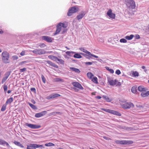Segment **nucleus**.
<instances>
[{"instance_id": "obj_1", "label": "nucleus", "mask_w": 149, "mask_h": 149, "mask_svg": "<svg viewBox=\"0 0 149 149\" xmlns=\"http://www.w3.org/2000/svg\"><path fill=\"white\" fill-rule=\"evenodd\" d=\"M2 59L3 62L6 63H9V54L6 51L3 52L1 54Z\"/></svg>"}, {"instance_id": "obj_2", "label": "nucleus", "mask_w": 149, "mask_h": 149, "mask_svg": "<svg viewBox=\"0 0 149 149\" xmlns=\"http://www.w3.org/2000/svg\"><path fill=\"white\" fill-rule=\"evenodd\" d=\"M67 26L64 24L60 22L56 26V29L55 32L54 33L55 36L58 34L62 29V28H65L67 27Z\"/></svg>"}, {"instance_id": "obj_3", "label": "nucleus", "mask_w": 149, "mask_h": 149, "mask_svg": "<svg viewBox=\"0 0 149 149\" xmlns=\"http://www.w3.org/2000/svg\"><path fill=\"white\" fill-rule=\"evenodd\" d=\"M126 5L129 9H134L136 7L135 2L133 0H126Z\"/></svg>"}, {"instance_id": "obj_4", "label": "nucleus", "mask_w": 149, "mask_h": 149, "mask_svg": "<svg viewBox=\"0 0 149 149\" xmlns=\"http://www.w3.org/2000/svg\"><path fill=\"white\" fill-rule=\"evenodd\" d=\"M79 10V8L77 6H75L71 7L69 9L67 15L69 16H70L72 15L73 13L77 12Z\"/></svg>"}, {"instance_id": "obj_5", "label": "nucleus", "mask_w": 149, "mask_h": 149, "mask_svg": "<svg viewBox=\"0 0 149 149\" xmlns=\"http://www.w3.org/2000/svg\"><path fill=\"white\" fill-rule=\"evenodd\" d=\"M116 142L117 144L122 145H129L132 144L133 143V142L131 140H116Z\"/></svg>"}, {"instance_id": "obj_6", "label": "nucleus", "mask_w": 149, "mask_h": 149, "mask_svg": "<svg viewBox=\"0 0 149 149\" xmlns=\"http://www.w3.org/2000/svg\"><path fill=\"white\" fill-rule=\"evenodd\" d=\"M116 142L117 144L122 145H129L132 144L133 143V142L131 140H116Z\"/></svg>"}, {"instance_id": "obj_7", "label": "nucleus", "mask_w": 149, "mask_h": 149, "mask_svg": "<svg viewBox=\"0 0 149 149\" xmlns=\"http://www.w3.org/2000/svg\"><path fill=\"white\" fill-rule=\"evenodd\" d=\"M31 52L36 55H43L46 53V51L43 49H36L33 50L31 51Z\"/></svg>"}, {"instance_id": "obj_8", "label": "nucleus", "mask_w": 149, "mask_h": 149, "mask_svg": "<svg viewBox=\"0 0 149 149\" xmlns=\"http://www.w3.org/2000/svg\"><path fill=\"white\" fill-rule=\"evenodd\" d=\"M121 105L123 108L125 109H129L131 108H133L134 107V104L131 102H126L122 104Z\"/></svg>"}, {"instance_id": "obj_9", "label": "nucleus", "mask_w": 149, "mask_h": 149, "mask_svg": "<svg viewBox=\"0 0 149 149\" xmlns=\"http://www.w3.org/2000/svg\"><path fill=\"white\" fill-rule=\"evenodd\" d=\"M40 147L41 149L44 148L42 145H39L36 144H31L27 146V149H36V148Z\"/></svg>"}, {"instance_id": "obj_10", "label": "nucleus", "mask_w": 149, "mask_h": 149, "mask_svg": "<svg viewBox=\"0 0 149 149\" xmlns=\"http://www.w3.org/2000/svg\"><path fill=\"white\" fill-rule=\"evenodd\" d=\"M102 110L107 112L118 116H120L121 115V114L120 113L114 110L106 109H103Z\"/></svg>"}, {"instance_id": "obj_11", "label": "nucleus", "mask_w": 149, "mask_h": 149, "mask_svg": "<svg viewBox=\"0 0 149 149\" xmlns=\"http://www.w3.org/2000/svg\"><path fill=\"white\" fill-rule=\"evenodd\" d=\"M25 125L26 126H27L30 128L32 129H38L41 127L40 125H37L35 124L28 123H25Z\"/></svg>"}, {"instance_id": "obj_12", "label": "nucleus", "mask_w": 149, "mask_h": 149, "mask_svg": "<svg viewBox=\"0 0 149 149\" xmlns=\"http://www.w3.org/2000/svg\"><path fill=\"white\" fill-rule=\"evenodd\" d=\"M72 84L74 87L77 88L81 90H83L84 89L81 85L78 82H73Z\"/></svg>"}, {"instance_id": "obj_13", "label": "nucleus", "mask_w": 149, "mask_h": 149, "mask_svg": "<svg viewBox=\"0 0 149 149\" xmlns=\"http://www.w3.org/2000/svg\"><path fill=\"white\" fill-rule=\"evenodd\" d=\"M111 9H109L107 13V15L110 18L114 19L115 17V14L112 12Z\"/></svg>"}, {"instance_id": "obj_14", "label": "nucleus", "mask_w": 149, "mask_h": 149, "mask_svg": "<svg viewBox=\"0 0 149 149\" xmlns=\"http://www.w3.org/2000/svg\"><path fill=\"white\" fill-rule=\"evenodd\" d=\"M61 96V95L58 94H53L47 97L46 98L48 100L53 99L55 98Z\"/></svg>"}, {"instance_id": "obj_15", "label": "nucleus", "mask_w": 149, "mask_h": 149, "mask_svg": "<svg viewBox=\"0 0 149 149\" xmlns=\"http://www.w3.org/2000/svg\"><path fill=\"white\" fill-rule=\"evenodd\" d=\"M47 111H44L41 112L36 113L35 115V117L36 118H39L45 115L47 113Z\"/></svg>"}, {"instance_id": "obj_16", "label": "nucleus", "mask_w": 149, "mask_h": 149, "mask_svg": "<svg viewBox=\"0 0 149 149\" xmlns=\"http://www.w3.org/2000/svg\"><path fill=\"white\" fill-rule=\"evenodd\" d=\"M86 13L85 11H81L79 15L77 17V18L78 20H80L82 19L86 14Z\"/></svg>"}, {"instance_id": "obj_17", "label": "nucleus", "mask_w": 149, "mask_h": 149, "mask_svg": "<svg viewBox=\"0 0 149 149\" xmlns=\"http://www.w3.org/2000/svg\"><path fill=\"white\" fill-rule=\"evenodd\" d=\"M42 39L49 42H51L52 41V38L48 36H43L42 37Z\"/></svg>"}, {"instance_id": "obj_18", "label": "nucleus", "mask_w": 149, "mask_h": 149, "mask_svg": "<svg viewBox=\"0 0 149 149\" xmlns=\"http://www.w3.org/2000/svg\"><path fill=\"white\" fill-rule=\"evenodd\" d=\"M10 75V73L9 72H7L5 74V77H4L2 80V83L3 84L8 79L9 75Z\"/></svg>"}, {"instance_id": "obj_19", "label": "nucleus", "mask_w": 149, "mask_h": 149, "mask_svg": "<svg viewBox=\"0 0 149 149\" xmlns=\"http://www.w3.org/2000/svg\"><path fill=\"white\" fill-rule=\"evenodd\" d=\"M45 62L47 64H49V65H51L53 66L56 68H58V66L56 64L54 63H53L51 61H45Z\"/></svg>"}, {"instance_id": "obj_20", "label": "nucleus", "mask_w": 149, "mask_h": 149, "mask_svg": "<svg viewBox=\"0 0 149 149\" xmlns=\"http://www.w3.org/2000/svg\"><path fill=\"white\" fill-rule=\"evenodd\" d=\"M0 144L3 145H6L8 147H10V146L9 144L6 141H5L2 140L0 139Z\"/></svg>"}, {"instance_id": "obj_21", "label": "nucleus", "mask_w": 149, "mask_h": 149, "mask_svg": "<svg viewBox=\"0 0 149 149\" xmlns=\"http://www.w3.org/2000/svg\"><path fill=\"white\" fill-rule=\"evenodd\" d=\"M108 82L109 84L111 86H114L116 85V79H110L108 80Z\"/></svg>"}, {"instance_id": "obj_22", "label": "nucleus", "mask_w": 149, "mask_h": 149, "mask_svg": "<svg viewBox=\"0 0 149 149\" xmlns=\"http://www.w3.org/2000/svg\"><path fill=\"white\" fill-rule=\"evenodd\" d=\"M149 95V91H144L142 92L141 94V95L143 97H145Z\"/></svg>"}, {"instance_id": "obj_23", "label": "nucleus", "mask_w": 149, "mask_h": 149, "mask_svg": "<svg viewBox=\"0 0 149 149\" xmlns=\"http://www.w3.org/2000/svg\"><path fill=\"white\" fill-rule=\"evenodd\" d=\"M70 69L71 70L77 73H79L80 72V71L78 68H75L73 67H70Z\"/></svg>"}, {"instance_id": "obj_24", "label": "nucleus", "mask_w": 149, "mask_h": 149, "mask_svg": "<svg viewBox=\"0 0 149 149\" xmlns=\"http://www.w3.org/2000/svg\"><path fill=\"white\" fill-rule=\"evenodd\" d=\"M49 58L55 61H56L57 59V57L53 55H49L48 56Z\"/></svg>"}, {"instance_id": "obj_25", "label": "nucleus", "mask_w": 149, "mask_h": 149, "mask_svg": "<svg viewBox=\"0 0 149 149\" xmlns=\"http://www.w3.org/2000/svg\"><path fill=\"white\" fill-rule=\"evenodd\" d=\"M55 62H57L58 63H59L60 64L64 65V61L62 59H59L57 58V59L56 60Z\"/></svg>"}, {"instance_id": "obj_26", "label": "nucleus", "mask_w": 149, "mask_h": 149, "mask_svg": "<svg viewBox=\"0 0 149 149\" xmlns=\"http://www.w3.org/2000/svg\"><path fill=\"white\" fill-rule=\"evenodd\" d=\"M13 101V98L12 97H11L9 99H8L6 101L5 104H6L7 105L9 104H10Z\"/></svg>"}, {"instance_id": "obj_27", "label": "nucleus", "mask_w": 149, "mask_h": 149, "mask_svg": "<svg viewBox=\"0 0 149 149\" xmlns=\"http://www.w3.org/2000/svg\"><path fill=\"white\" fill-rule=\"evenodd\" d=\"M103 98L107 102H110L112 100L109 98L108 96L104 95L103 96Z\"/></svg>"}, {"instance_id": "obj_28", "label": "nucleus", "mask_w": 149, "mask_h": 149, "mask_svg": "<svg viewBox=\"0 0 149 149\" xmlns=\"http://www.w3.org/2000/svg\"><path fill=\"white\" fill-rule=\"evenodd\" d=\"M14 143L16 145L23 148L24 146L19 142L15 141L14 142Z\"/></svg>"}, {"instance_id": "obj_29", "label": "nucleus", "mask_w": 149, "mask_h": 149, "mask_svg": "<svg viewBox=\"0 0 149 149\" xmlns=\"http://www.w3.org/2000/svg\"><path fill=\"white\" fill-rule=\"evenodd\" d=\"M75 52H70V51H67L66 52V54L70 56H72L75 53Z\"/></svg>"}, {"instance_id": "obj_30", "label": "nucleus", "mask_w": 149, "mask_h": 149, "mask_svg": "<svg viewBox=\"0 0 149 149\" xmlns=\"http://www.w3.org/2000/svg\"><path fill=\"white\" fill-rule=\"evenodd\" d=\"M138 90L141 92L144 91L146 90L145 88L143 86H140L138 87Z\"/></svg>"}, {"instance_id": "obj_31", "label": "nucleus", "mask_w": 149, "mask_h": 149, "mask_svg": "<svg viewBox=\"0 0 149 149\" xmlns=\"http://www.w3.org/2000/svg\"><path fill=\"white\" fill-rule=\"evenodd\" d=\"M134 35H133L131 34L130 35V36H126L125 37V38L127 40H131L132 39L133 37H134Z\"/></svg>"}, {"instance_id": "obj_32", "label": "nucleus", "mask_w": 149, "mask_h": 149, "mask_svg": "<svg viewBox=\"0 0 149 149\" xmlns=\"http://www.w3.org/2000/svg\"><path fill=\"white\" fill-rule=\"evenodd\" d=\"M73 57L76 58H82V56L79 54L78 53L75 54L73 56Z\"/></svg>"}, {"instance_id": "obj_33", "label": "nucleus", "mask_w": 149, "mask_h": 149, "mask_svg": "<svg viewBox=\"0 0 149 149\" xmlns=\"http://www.w3.org/2000/svg\"><path fill=\"white\" fill-rule=\"evenodd\" d=\"M92 81L93 82L95 83L96 84L98 83L97 81V78L96 77H94L92 79Z\"/></svg>"}, {"instance_id": "obj_34", "label": "nucleus", "mask_w": 149, "mask_h": 149, "mask_svg": "<svg viewBox=\"0 0 149 149\" xmlns=\"http://www.w3.org/2000/svg\"><path fill=\"white\" fill-rule=\"evenodd\" d=\"M105 68L106 70L109 71L110 72V73L113 74L114 73V71L113 69L109 68L108 67H106Z\"/></svg>"}, {"instance_id": "obj_35", "label": "nucleus", "mask_w": 149, "mask_h": 149, "mask_svg": "<svg viewBox=\"0 0 149 149\" xmlns=\"http://www.w3.org/2000/svg\"><path fill=\"white\" fill-rule=\"evenodd\" d=\"M54 80L56 82H63V79L59 78H55L54 79Z\"/></svg>"}, {"instance_id": "obj_36", "label": "nucleus", "mask_w": 149, "mask_h": 149, "mask_svg": "<svg viewBox=\"0 0 149 149\" xmlns=\"http://www.w3.org/2000/svg\"><path fill=\"white\" fill-rule=\"evenodd\" d=\"M6 105L7 104H5L2 106L1 109V111H3L5 110L6 108Z\"/></svg>"}, {"instance_id": "obj_37", "label": "nucleus", "mask_w": 149, "mask_h": 149, "mask_svg": "<svg viewBox=\"0 0 149 149\" xmlns=\"http://www.w3.org/2000/svg\"><path fill=\"white\" fill-rule=\"evenodd\" d=\"M131 91L133 93H135L136 92V88L135 87L133 86L132 87Z\"/></svg>"}, {"instance_id": "obj_38", "label": "nucleus", "mask_w": 149, "mask_h": 149, "mask_svg": "<svg viewBox=\"0 0 149 149\" xmlns=\"http://www.w3.org/2000/svg\"><path fill=\"white\" fill-rule=\"evenodd\" d=\"M28 104L29 106L32 109H36L37 108L35 105L30 103H29Z\"/></svg>"}, {"instance_id": "obj_39", "label": "nucleus", "mask_w": 149, "mask_h": 149, "mask_svg": "<svg viewBox=\"0 0 149 149\" xmlns=\"http://www.w3.org/2000/svg\"><path fill=\"white\" fill-rule=\"evenodd\" d=\"M87 76L89 78L91 79L93 75L91 72H88L87 73Z\"/></svg>"}, {"instance_id": "obj_40", "label": "nucleus", "mask_w": 149, "mask_h": 149, "mask_svg": "<svg viewBox=\"0 0 149 149\" xmlns=\"http://www.w3.org/2000/svg\"><path fill=\"white\" fill-rule=\"evenodd\" d=\"M45 145L46 146H54V144L51 143H46L45 144Z\"/></svg>"}, {"instance_id": "obj_41", "label": "nucleus", "mask_w": 149, "mask_h": 149, "mask_svg": "<svg viewBox=\"0 0 149 149\" xmlns=\"http://www.w3.org/2000/svg\"><path fill=\"white\" fill-rule=\"evenodd\" d=\"M132 75L134 77H138L139 75V73L137 71H135L133 73Z\"/></svg>"}, {"instance_id": "obj_42", "label": "nucleus", "mask_w": 149, "mask_h": 149, "mask_svg": "<svg viewBox=\"0 0 149 149\" xmlns=\"http://www.w3.org/2000/svg\"><path fill=\"white\" fill-rule=\"evenodd\" d=\"M41 77L43 82L45 84L46 83V79L44 76L42 74L41 75Z\"/></svg>"}, {"instance_id": "obj_43", "label": "nucleus", "mask_w": 149, "mask_h": 149, "mask_svg": "<svg viewBox=\"0 0 149 149\" xmlns=\"http://www.w3.org/2000/svg\"><path fill=\"white\" fill-rule=\"evenodd\" d=\"M120 42L121 43H126L127 41L124 38H121L120 40Z\"/></svg>"}, {"instance_id": "obj_44", "label": "nucleus", "mask_w": 149, "mask_h": 149, "mask_svg": "<svg viewBox=\"0 0 149 149\" xmlns=\"http://www.w3.org/2000/svg\"><path fill=\"white\" fill-rule=\"evenodd\" d=\"M79 49L81 51L85 53H86L87 51V50L85 49L84 47H80L79 48Z\"/></svg>"}, {"instance_id": "obj_45", "label": "nucleus", "mask_w": 149, "mask_h": 149, "mask_svg": "<svg viewBox=\"0 0 149 149\" xmlns=\"http://www.w3.org/2000/svg\"><path fill=\"white\" fill-rule=\"evenodd\" d=\"M18 57L17 55H14L12 56V58L13 60H15L18 58Z\"/></svg>"}, {"instance_id": "obj_46", "label": "nucleus", "mask_w": 149, "mask_h": 149, "mask_svg": "<svg viewBox=\"0 0 149 149\" xmlns=\"http://www.w3.org/2000/svg\"><path fill=\"white\" fill-rule=\"evenodd\" d=\"M93 63H94V62H85V64L86 65H89L92 64Z\"/></svg>"}, {"instance_id": "obj_47", "label": "nucleus", "mask_w": 149, "mask_h": 149, "mask_svg": "<svg viewBox=\"0 0 149 149\" xmlns=\"http://www.w3.org/2000/svg\"><path fill=\"white\" fill-rule=\"evenodd\" d=\"M46 46V45L43 43H40L39 45V46H40L41 48L45 47Z\"/></svg>"}, {"instance_id": "obj_48", "label": "nucleus", "mask_w": 149, "mask_h": 149, "mask_svg": "<svg viewBox=\"0 0 149 149\" xmlns=\"http://www.w3.org/2000/svg\"><path fill=\"white\" fill-rule=\"evenodd\" d=\"M3 87L4 91V92H6V91H7V88H8L7 86L6 85L4 84L3 85Z\"/></svg>"}, {"instance_id": "obj_49", "label": "nucleus", "mask_w": 149, "mask_h": 149, "mask_svg": "<svg viewBox=\"0 0 149 149\" xmlns=\"http://www.w3.org/2000/svg\"><path fill=\"white\" fill-rule=\"evenodd\" d=\"M58 112H53L51 113L50 115L51 116L55 115L56 114H58Z\"/></svg>"}, {"instance_id": "obj_50", "label": "nucleus", "mask_w": 149, "mask_h": 149, "mask_svg": "<svg viewBox=\"0 0 149 149\" xmlns=\"http://www.w3.org/2000/svg\"><path fill=\"white\" fill-rule=\"evenodd\" d=\"M31 91L32 92H33L34 93H36V90L35 88H31L30 89Z\"/></svg>"}, {"instance_id": "obj_51", "label": "nucleus", "mask_w": 149, "mask_h": 149, "mask_svg": "<svg viewBox=\"0 0 149 149\" xmlns=\"http://www.w3.org/2000/svg\"><path fill=\"white\" fill-rule=\"evenodd\" d=\"M118 75H119L121 74L120 71L119 70H116L115 72Z\"/></svg>"}, {"instance_id": "obj_52", "label": "nucleus", "mask_w": 149, "mask_h": 149, "mask_svg": "<svg viewBox=\"0 0 149 149\" xmlns=\"http://www.w3.org/2000/svg\"><path fill=\"white\" fill-rule=\"evenodd\" d=\"M26 70V68H24L22 69H20V72H23L25 71Z\"/></svg>"}, {"instance_id": "obj_53", "label": "nucleus", "mask_w": 149, "mask_h": 149, "mask_svg": "<svg viewBox=\"0 0 149 149\" xmlns=\"http://www.w3.org/2000/svg\"><path fill=\"white\" fill-rule=\"evenodd\" d=\"M86 54H87L88 55H89L90 56H92V55L93 54H91L90 52L88 51L87 50L86 52Z\"/></svg>"}, {"instance_id": "obj_54", "label": "nucleus", "mask_w": 149, "mask_h": 149, "mask_svg": "<svg viewBox=\"0 0 149 149\" xmlns=\"http://www.w3.org/2000/svg\"><path fill=\"white\" fill-rule=\"evenodd\" d=\"M135 38L136 39H139L140 38V36L138 34H136L135 36Z\"/></svg>"}, {"instance_id": "obj_55", "label": "nucleus", "mask_w": 149, "mask_h": 149, "mask_svg": "<svg viewBox=\"0 0 149 149\" xmlns=\"http://www.w3.org/2000/svg\"><path fill=\"white\" fill-rule=\"evenodd\" d=\"M25 54V52L24 51H22L21 53H20V55L22 56H24Z\"/></svg>"}, {"instance_id": "obj_56", "label": "nucleus", "mask_w": 149, "mask_h": 149, "mask_svg": "<svg viewBox=\"0 0 149 149\" xmlns=\"http://www.w3.org/2000/svg\"><path fill=\"white\" fill-rule=\"evenodd\" d=\"M67 30L66 29H64L63 31H62L61 33L62 34H64L66 32Z\"/></svg>"}, {"instance_id": "obj_57", "label": "nucleus", "mask_w": 149, "mask_h": 149, "mask_svg": "<svg viewBox=\"0 0 149 149\" xmlns=\"http://www.w3.org/2000/svg\"><path fill=\"white\" fill-rule=\"evenodd\" d=\"M103 138L104 139L107 140H110V139H111L110 138L107 137H106V136H104Z\"/></svg>"}, {"instance_id": "obj_58", "label": "nucleus", "mask_w": 149, "mask_h": 149, "mask_svg": "<svg viewBox=\"0 0 149 149\" xmlns=\"http://www.w3.org/2000/svg\"><path fill=\"white\" fill-rule=\"evenodd\" d=\"M121 85V83L120 82H118L117 84V86H120Z\"/></svg>"}, {"instance_id": "obj_59", "label": "nucleus", "mask_w": 149, "mask_h": 149, "mask_svg": "<svg viewBox=\"0 0 149 149\" xmlns=\"http://www.w3.org/2000/svg\"><path fill=\"white\" fill-rule=\"evenodd\" d=\"M92 56L96 58H97L98 57L97 56L95 55L94 54H93Z\"/></svg>"}, {"instance_id": "obj_60", "label": "nucleus", "mask_w": 149, "mask_h": 149, "mask_svg": "<svg viewBox=\"0 0 149 149\" xmlns=\"http://www.w3.org/2000/svg\"><path fill=\"white\" fill-rule=\"evenodd\" d=\"M97 98L98 99H100L101 98V97L100 96H97Z\"/></svg>"}, {"instance_id": "obj_61", "label": "nucleus", "mask_w": 149, "mask_h": 149, "mask_svg": "<svg viewBox=\"0 0 149 149\" xmlns=\"http://www.w3.org/2000/svg\"><path fill=\"white\" fill-rule=\"evenodd\" d=\"M26 61H22V62H21L20 64H21V65H22L24 63H26Z\"/></svg>"}, {"instance_id": "obj_62", "label": "nucleus", "mask_w": 149, "mask_h": 149, "mask_svg": "<svg viewBox=\"0 0 149 149\" xmlns=\"http://www.w3.org/2000/svg\"><path fill=\"white\" fill-rule=\"evenodd\" d=\"M11 92V91L10 90H9L7 91V93L8 94L10 93Z\"/></svg>"}, {"instance_id": "obj_63", "label": "nucleus", "mask_w": 149, "mask_h": 149, "mask_svg": "<svg viewBox=\"0 0 149 149\" xmlns=\"http://www.w3.org/2000/svg\"><path fill=\"white\" fill-rule=\"evenodd\" d=\"M141 68L143 69H145V67L144 66H142Z\"/></svg>"}, {"instance_id": "obj_64", "label": "nucleus", "mask_w": 149, "mask_h": 149, "mask_svg": "<svg viewBox=\"0 0 149 149\" xmlns=\"http://www.w3.org/2000/svg\"><path fill=\"white\" fill-rule=\"evenodd\" d=\"M3 33V31L1 30L0 31V34H2Z\"/></svg>"}]
</instances>
